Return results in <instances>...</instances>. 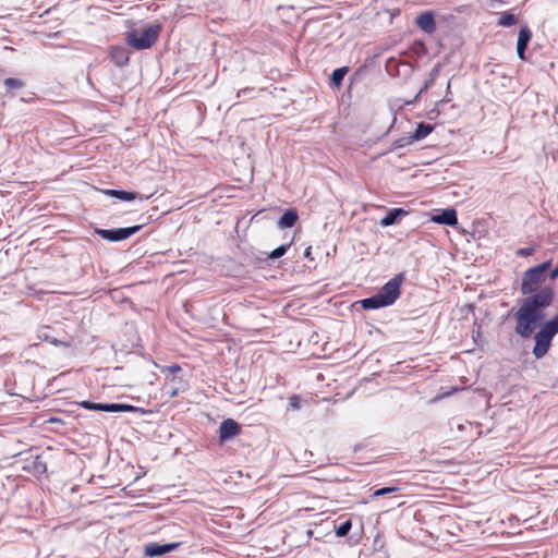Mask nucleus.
I'll return each mask as SVG.
<instances>
[{
  "mask_svg": "<svg viewBox=\"0 0 558 558\" xmlns=\"http://www.w3.org/2000/svg\"><path fill=\"white\" fill-rule=\"evenodd\" d=\"M551 260H545L523 272L520 291L526 295L514 313L517 335L521 338H530L537 324L545 317L544 310L548 307L555 296L550 286H543Z\"/></svg>",
  "mask_w": 558,
  "mask_h": 558,
  "instance_id": "obj_1",
  "label": "nucleus"
},
{
  "mask_svg": "<svg viewBox=\"0 0 558 558\" xmlns=\"http://www.w3.org/2000/svg\"><path fill=\"white\" fill-rule=\"evenodd\" d=\"M404 279L405 276L403 272L396 275L385 283L376 294L363 299L361 301L362 307L364 310H377L392 305L400 296V288Z\"/></svg>",
  "mask_w": 558,
  "mask_h": 558,
  "instance_id": "obj_2",
  "label": "nucleus"
},
{
  "mask_svg": "<svg viewBox=\"0 0 558 558\" xmlns=\"http://www.w3.org/2000/svg\"><path fill=\"white\" fill-rule=\"evenodd\" d=\"M159 32L160 27L158 25L146 27L140 36H136L134 32H130L126 35V43L137 50L148 49L158 39Z\"/></svg>",
  "mask_w": 558,
  "mask_h": 558,
  "instance_id": "obj_3",
  "label": "nucleus"
},
{
  "mask_svg": "<svg viewBox=\"0 0 558 558\" xmlns=\"http://www.w3.org/2000/svg\"><path fill=\"white\" fill-rule=\"evenodd\" d=\"M146 222H143L137 226H132L128 228H119V229H99L97 230V234H99L102 239L108 240L110 242H119L123 241L133 234H135L137 231L142 229V227Z\"/></svg>",
  "mask_w": 558,
  "mask_h": 558,
  "instance_id": "obj_4",
  "label": "nucleus"
},
{
  "mask_svg": "<svg viewBox=\"0 0 558 558\" xmlns=\"http://www.w3.org/2000/svg\"><path fill=\"white\" fill-rule=\"evenodd\" d=\"M80 407L89 411L105 412H134L136 407L124 403H96L92 401H82Z\"/></svg>",
  "mask_w": 558,
  "mask_h": 558,
  "instance_id": "obj_5",
  "label": "nucleus"
},
{
  "mask_svg": "<svg viewBox=\"0 0 558 558\" xmlns=\"http://www.w3.org/2000/svg\"><path fill=\"white\" fill-rule=\"evenodd\" d=\"M241 432V427L238 422L232 418L222 421L219 426V441L225 442L232 437H235Z\"/></svg>",
  "mask_w": 558,
  "mask_h": 558,
  "instance_id": "obj_6",
  "label": "nucleus"
},
{
  "mask_svg": "<svg viewBox=\"0 0 558 558\" xmlns=\"http://www.w3.org/2000/svg\"><path fill=\"white\" fill-rule=\"evenodd\" d=\"M534 340L535 345L533 348V354L536 359H542L548 352L553 338L548 337L547 335L538 330L534 335Z\"/></svg>",
  "mask_w": 558,
  "mask_h": 558,
  "instance_id": "obj_7",
  "label": "nucleus"
},
{
  "mask_svg": "<svg viewBox=\"0 0 558 558\" xmlns=\"http://www.w3.org/2000/svg\"><path fill=\"white\" fill-rule=\"evenodd\" d=\"M430 220L435 223L450 227L458 225V217L454 208L442 209L439 214L433 215Z\"/></svg>",
  "mask_w": 558,
  "mask_h": 558,
  "instance_id": "obj_8",
  "label": "nucleus"
},
{
  "mask_svg": "<svg viewBox=\"0 0 558 558\" xmlns=\"http://www.w3.org/2000/svg\"><path fill=\"white\" fill-rule=\"evenodd\" d=\"M532 38V32L527 26H523L519 31L517 41V53L521 60H525V49Z\"/></svg>",
  "mask_w": 558,
  "mask_h": 558,
  "instance_id": "obj_9",
  "label": "nucleus"
},
{
  "mask_svg": "<svg viewBox=\"0 0 558 558\" xmlns=\"http://www.w3.org/2000/svg\"><path fill=\"white\" fill-rule=\"evenodd\" d=\"M416 25L423 32L432 34L436 29V23L432 12H424L416 17Z\"/></svg>",
  "mask_w": 558,
  "mask_h": 558,
  "instance_id": "obj_10",
  "label": "nucleus"
},
{
  "mask_svg": "<svg viewBox=\"0 0 558 558\" xmlns=\"http://www.w3.org/2000/svg\"><path fill=\"white\" fill-rule=\"evenodd\" d=\"M104 193L108 196L119 198L121 201L131 202L135 199L145 201L148 199L149 196L138 195L135 192H128L121 190H105Z\"/></svg>",
  "mask_w": 558,
  "mask_h": 558,
  "instance_id": "obj_11",
  "label": "nucleus"
},
{
  "mask_svg": "<svg viewBox=\"0 0 558 558\" xmlns=\"http://www.w3.org/2000/svg\"><path fill=\"white\" fill-rule=\"evenodd\" d=\"M111 60L118 66H124L129 63V52L124 47L116 46L110 51Z\"/></svg>",
  "mask_w": 558,
  "mask_h": 558,
  "instance_id": "obj_12",
  "label": "nucleus"
},
{
  "mask_svg": "<svg viewBox=\"0 0 558 558\" xmlns=\"http://www.w3.org/2000/svg\"><path fill=\"white\" fill-rule=\"evenodd\" d=\"M408 211L403 208H392L388 214L380 220V226L388 227L395 225L400 217L407 216Z\"/></svg>",
  "mask_w": 558,
  "mask_h": 558,
  "instance_id": "obj_13",
  "label": "nucleus"
},
{
  "mask_svg": "<svg viewBox=\"0 0 558 558\" xmlns=\"http://www.w3.org/2000/svg\"><path fill=\"white\" fill-rule=\"evenodd\" d=\"M298 218H299V216H298L296 210L288 209L280 217V219L278 221V227L280 229L291 228L295 225Z\"/></svg>",
  "mask_w": 558,
  "mask_h": 558,
  "instance_id": "obj_14",
  "label": "nucleus"
},
{
  "mask_svg": "<svg viewBox=\"0 0 558 558\" xmlns=\"http://www.w3.org/2000/svg\"><path fill=\"white\" fill-rule=\"evenodd\" d=\"M539 331L547 335L550 338H554L558 333V314L554 316L551 319L545 322Z\"/></svg>",
  "mask_w": 558,
  "mask_h": 558,
  "instance_id": "obj_15",
  "label": "nucleus"
},
{
  "mask_svg": "<svg viewBox=\"0 0 558 558\" xmlns=\"http://www.w3.org/2000/svg\"><path fill=\"white\" fill-rule=\"evenodd\" d=\"M434 130V126L428 123H420L414 133L411 134L413 142L425 138Z\"/></svg>",
  "mask_w": 558,
  "mask_h": 558,
  "instance_id": "obj_16",
  "label": "nucleus"
},
{
  "mask_svg": "<svg viewBox=\"0 0 558 558\" xmlns=\"http://www.w3.org/2000/svg\"><path fill=\"white\" fill-rule=\"evenodd\" d=\"M348 71V66H341L332 71L330 80L335 87L339 88L341 86L343 77Z\"/></svg>",
  "mask_w": 558,
  "mask_h": 558,
  "instance_id": "obj_17",
  "label": "nucleus"
},
{
  "mask_svg": "<svg viewBox=\"0 0 558 558\" xmlns=\"http://www.w3.org/2000/svg\"><path fill=\"white\" fill-rule=\"evenodd\" d=\"M144 553L148 557H156L165 555L163 545H159L157 543H149L145 545Z\"/></svg>",
  "mask_w": 558,
  "mask_h": 558,
  "instance_id": "obj_18",
  "label": "nucleus"
},
{
  "mask_svg": "<svg viewBox=\"0 0 558 558\" xmlns=\"http://www.w3.org/2000/svg\"><path fill=\"white\" fill-rule=\"evenodd\" d=\"M518 23L517 15L510 13V12H502L500 13L498 25L502 27H510L512 25H515Z\"/></svg>",
  "mask_w": 558,
  "mask_h": 558,
  "instance_id": "obj_19",
  "label": "nucleus"
},
{
  "mask_svg": "<svg viewBox=\"0 0 558 558\" xmlns=\"http://www.w3.org/2000/svg\"><path fill=\"white\" fill-rule=\"evenodd\" d=\"M177 383L182 384V380L181 378H177L173 376L171 381L166 384L165 386L166 393H168L170 398L178 396L181 390V387L175 385Z\"/></svg>",
  "mask_w": 558,
  "mask_h": 558,
  "instance_id": "obj_20",
  "label": "nucleus"
},
{
  "mask_svg": "<svg viewBox=\"0 0 558 558\" xmlns=\"http://www.w3.org/2000/svg\"><path fill=\"white\" fill-rule=\"evenodd\" d=\"M37 338L40 340V341H46V342H49L53 345H59V344H64L63 342L61 341H58L57 339L52 338L49 333V330L47 328H44L43 330H40L38 332V336Z\"/></svg>",
  "mask_w": 558,
  "mask_h": 558,
  "instance_id": "obj_21",
  "label": "nucleus"
},
{
  "mask_svg": "<svg viewBox=\"0 0 558 558\" xmlns=\"http://www.w3.org/2000/svg\"><path fill=\"white\" fill-rule=\"evenodd\" d=\"M4 86L8 90L21 89L24 87L23 81L14 77H8L4 80Z\"/></svg>",
  "mask_w": 558,
  "mask_h": 558,
  "instance_id": "obj_22",
  "label": "nucleus"
},
{
  "mask_svg": "<svg viewBox=\"0 0 558 558\" xmlns=\"http://www.w3.org/2000/svg\"><path fill=\"white\" fill-rule=\"evenodd\" d=\"M352 527V522L351 520H345L344 522H342L337 529H336V534L337 536L339 537H343V536H347L350 532Z\"/></svg>",
  "mask_w": 558,
  "mask_h": 558,
  "instance_id": "obj_23",
  "label": "nucleus"
},
{
  "mask_svg": "<svg viewBox=\"0 0 558 558\" xmlns=\"http://www.w3.org/2000/svg\"><path fill=\"white\" fill-rule=\"evenodd\" d=\"M289 245H286V244H282L280 246H278L277 248H275L270 254H269V258L270 259H277L281 256H283L288 250Z\"/></svg>",
  "mask_w": 558,
  "mask_h": 558,
  "instance_id": "obj_24",
  "label": "nucleus"
},
{
  "mask_svg": "<svg viewBox=\"0 0 558 558\" xmlns=\"http://www.w3.org/2000/svg\"><path fill=\"white\" fill-rule=\"evenodd\" d=\"M399 490L398 487H395V486H390V487H383V488H379V489H376L374 493H373V497H380V496H385V495H388V494H391V493H395Z\"/></svg>",
  "mask_w": 558,
  "mask_h": 558,
  "instance_id": "obj_25",
  "label": "nucleus"
},
{
  "mask_svg": "<svg viewBox=\"0 0 558 558\" xmlns=\"http://www.w3.org/2000/svg\"><path fill=\"white\" fill-rule=\"evenodd\" d=\"M412 143H413V140L411 138V135H409V136L400 137V138L396 140L393 142V147L395 148H402V147H404L407 145H410Z\"/></svg>",
  "mask_w": 558,
  "mask_h": 558,
  "instance_id": "obj_26",
  "label": "nucleus"
},
{
  "mask_svg": "<svg viewBox=\"0 0 558 558\" xmlns=\"http://www.w3.org/2000/svg\"><path fill=\"white\" fill-rule=\"evenodd\" d=\"M289 408L293 411H296L301 408V398L298 395H292L289 398Z\"/></svg>",
  "mask_w": 558,
  "mask_h": 558,
  "instance_id": "obj_27",
  "label": "nucleus"
},
{
  "mask_svg": "<svg viewBox=\"0 0 558 558\" xmlns=\"http://www.w3.org/2000/svg\"><path fill=\"white\" fill-rule=\"evenodd\" d=\"M534 252V247H521L517 251V255L521 257H527L532 255Z\"/></svg>",
  "mask_w": 558,
  "mask_h": 558,
  "instance_id": "obj_28",
  "label": "nucleus"
},
{
  "mask_svg": "<svg viewBox=\"0 0 558 558\" xmlns=\"http://www.w3.org/2000/svg\"><path fill=\"white\" fill-rule=\"evenodd\" d=\"M165 371L169 372L172 375H175L178 372L181 371V367L177 364L169 365L165 368Z\"/></svg>",
  "mask_w": 558,
  "mask_h": 558,
  "instance_id": "obj_29",
  "label": "nucleus"
},
{
  "mask_svg": "<svg viewBox=\"0 0 558 558\" xmlns=\"http://www.w3.org/2000/svg\"><path fill=\"white\" fill-rule=\"evenodd\" d=\"M178 546H179V543H169V544H163L165 554L172 551V550H173V549H175Z\"/></svg>",
  "mask_w": 558,
  "mask_h": 558,
  "instance_id": "obj_30",
  "label": "nucleus"
},
{
  "mask_svg": "<svg viewBox=\"0 0 558 558\" xmlns=\"http://www.w3.org/2000/svg\"><path fill=\"white\" fill-rule=\"evenodd\" d=\"M253 92H254L253 88H243V89L239 90L238 97H244V96L251 95Z\"/></svg>",
  "mask_w": 558,
  "mask_h": 558,
  "instance_id": "obj_31",
  "label": "nucleus"
},
{
  "mask_svg": "<svg viewBox=\"0 0 558 558\" xmlns=\"http://www.w3.org/2000/svg\"><path fill=\"white\" fill-rule=\"evenodd\" d=\"M549 278H550V280H555L558 278V265L554 269L550 270Z\"/></svg>",
  "mask_w": 558,
  "mask_h": 558,
  "instance_id": "obj_32",
  "label": "nucleus"
},
{
  "mask_svg": "<svg viewBox=\"0 0 558 558\" xmlns=\"http://www.w3.org/2000/svg\"><path fill=\"white\" fill-rule=\"evenodd\" d=\"M35 469H36L38 472H45V471H46V465H45V463H43V462H36V463H35Z\"/></svg>",
  "mask_w": 558,
  "mask_h": 558,
  "instance_id": "obj_33",
  "label": "nucleus"
},
{
  "mask_svg": "<svg viewBox=\"0 0 558 558\" xmlns=\"http://www.w3.org/2000/svg\"><path fill=\"white\" fill-rule=\"evenodd\" d=\"M432 83H433V78H430L429 81H427V82L425 83L424 87L421 89V92H420V93H422L423 90L427 89V88L430 86V84H432Z\"/></svg>",
  "mask_w": 558,
  "mask_h": 558,
  "instance_id": "obj_34",
  "label": "nucleus"
}]
</instances>
